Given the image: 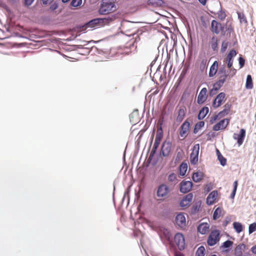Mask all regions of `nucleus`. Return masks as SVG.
<instances>
[{
	"instance_id": "nucleus-1",
	"label": "nucleus",
	"mask_w": 256,
	"mask_h": 256,
	"mask_svg": "<svg viewBox=\"0 0 256 256\" xmlns=\"http://www.w3.org/2000/svg\"><path fill=\"white\" fill-rule=\"evenodd\" d=\"M118 10L116 0H102L98 12L100 14L108 15L115 12Z\"/></svg>"
},
{
	"instance_id": "nucleus-2",
	"label": "nucleus",
	"mask_w": 256,
	"mask_h": 256,
	"mask_svg": "<svg viewBox=\"0 0 256 256\" xmlns=\"http://www.w3.org/2000/svg\"><path fill=\"white\" fill-rule=\"evenodd\" d=\"M211 30L216 34L220 33L222 36H225L226 32L230 34L233 32V28L230 26L228 27L225 26L216 20H212L211 22Z\"/></svg>"
},
{
	"instance_id": "nucleus-3",
	"label": "nucleus",
	"mask_w": 256,
	"mask_h": 256,
	"mask_svg": "<svg viewBox=\"0 0 256 256\" xmlns=\"http://www.w3.org/2000/svg\"><path fill=\"white\" fill-rule=\"evenodd\" d=\"M116 18L115 16H108L104 18H97L91 20L88 24L92 28L96 26H102L108 24Z\"/></svg>"
},
{
	"instance_id": "nucleus-4",
	"label": "nucleus",
	"mask_w": 256,
	"mask_h": 256,
	"mask_svg": "<svg viewBox=\"0 0 256 256\" xmlns=\"http://www.w3.org/2000/svg\"><path fill=\"white\" fill-rule=\"evenodd\" d=\"M220 232L214 230L210 233L207 240V244L210 246H213L218 242L220 240Z\"/></svg>"
},
{
	"instance_id": "nucleus-5",
	"label": "nucleus",
	"mask_w": 256,
	"mask_h": 256,
	"mask_svg": "<svg viewBox=\"0 0 256 256\" xmlns=\"http://www.w3.org/2000/svg\"><path fill=\"white\" fill-rule=\"evenodd\" d=\"M170 192L168 186L166 184H162L158 188L156 196L159 198H164L168 196Z\"/></svg>"
},
{
	"instance_id": "nucleus-6",
	"label": "nucleus",
	"mask_w": 256,
	"mask_h": 256,
	"mask_svg": "<svg viewBox=\"0 0 256 256\" xmlns=\"http://www.w3.org/2000/svg\"><path fill=\"white\" fill-rule=\"evenodd\" d=\"M230 105L228 104H225L224 106V108L222 111L220 112L217 115H215L211 117L210 122L211 124H214L217 120L228 114L230 112Z\"/></svg>"
},
{
	"instance_id": "nucleus-7",
	"label": "nucleus",
	"mask_w": 256,
	"mask_h": 256,
	"mask_svg": "<svg viewBox=\"0 0 256 256\" xmlns=\"http://www.w3.org/2000/svg\"><path fill=\"white\" fill-rule=\"evenodd\" d=\"M174 242L180 250L185 248L186 242L184 236L181 233H177L174 238Z\"/></svg>"
},
{
	"instance_id": "nucleus-8",
	"label": "nucleus",
	"mask_w": 256,
	"mask_h": 256,
	"mask_svg": "<svg viewBox=\"0 0 256 256\" xmlns=\"http://www.w3.org/2000/svg\"><path fill=\"white\" fill-rule=\"evenodd\" d=\"M199 144H195L190 154V162L192 164H196L198 162V156L199 154Z\"/></svg>"
},
{
	"instance_id": "nucleus-9",
	"label": "nucleus",
	"mask_w": 256,
	"mask_h": 256,
	"mask_svg": "<svg viewBox=\"0 0 256 256\" xmlns=\"http://www.w3.org/2000/svg\"><path fill=\"white\" fill-rule=\"evenodd\" d=\"M230 120L224 118L220 120L218 122L214 124L212 128V130L214 131H218L220 130H224L228 126Z\"/></svg>"
},
{
	"instance_id": "nucleus-10",
	"label": "nucleus",
	"mask_w": 256,
	"mask_h": 256,
	"mask_svg": "<svg viewBox=\"0 0 256 256\" xmlns=\"http://www.w3.org/2000/svg\"><path fill=\"white\" fill-rule=\"evenodd\" d=\"M226 97L225 93L222 92H220L214 98L212 102V106L214 108H217L220 106L224 101Z\"/></svg>"
},
{
	"instance_id": "nucleus-11",
	"label": "nucleus",
	"mask_w": 256,
	"mask_h": 256,
	"mask_svg": "<svg viewBox=\"0 0 256 256\" xmlns=\"http://www.w3.org/2000/svg\"><path fill=\"white\" fill-rule=\"evenodd\" d=\"M190 126V122L186 120L180 126V135L183 138H186L189 132Z\"/></svg>"
},
{
	"instance_id": "nucleus-12",
	"label": "nucleus",
	"mask_w": 256,
	"mask_h": 256,
	"mask_svg": "<svg viewBox=\"0 0 256 256\" xmlns=\"http://www.w3.org/2000/svg\"><path fill=\"white\" fill-rule=\"evenodd\" d=\"M208 97V90L206 88H204L201 90L198 96V104H204L206 100Z\"/></svg>"
},
{
	"instance_id": "nucleus-13",
	"label": "nucleus",
	"mask_w": 256,
	"mask_h": 256,
	"mask_svg": "<svg viewBox=\"0 0 256 256\" xmlns=\"http://www.w3.org/2000/svg\"><path fill=\"white\" fill-rule=\"evenodd\" d=\"M246 132L244 128H241L239 134L234 133L233 135V138L237 140V143L239 146H241L246 136Z\"/></svg>"
},
{
	"instance_id": "nucleus-14",
	"label": "nucleus",
	"mask_w": 256,
	"mask_h": 256,
	"mask_svg": "<svg viewBox=\"0 0 256 256\" xmlns=\"http://www.w3.org/2000/svg\"><path fill=\"white\" fill-rule=\"evenodd\" d=\"M192 183L190 181H182L180 183V191L182 193H187L192 188Z\"/></svg>"
},
{
	"instance_id": "nucleus-15",
	"label": "nucleus",
	"mask_w": 256,
	"mask_h": 256,
	"mask_svg": "<svg viewBox=\"0 0 256 256\" xmlns=\"http://www.w3.org/2000/svg\"><path fill=\"white\" fill-rule=\"evenodd\" d=\"M236 52L234 50H232L229 53L227 54L226 58L224 62H225L227 66L229 68H230L233 64V58L236 55Z\"/></svg>"
},
{
	"instance_id": "nucleus-16",
	"label": "nucleus",
	"mask_w": 256,
	"mask_h": 256,
	"mask_svg": "<svg viewBox=\"0 0 256 256\" xmlns=\"http://www.w3.org/2000/svg\"><path fill=\"white\" fill-rule=\"evenodd\" d=\"M172 144L170 142H165L163 143L161 151L162 154L164 156H168L172 150Z\"/></svg>"
},
{
	"instance_id": "nucleus-17",
	"label": "nucleus",
	"mask_w": 256,
	"mask_h": 256,
	"mask_svg": "<svg viewBox=\"0 0 256 256\" xmlns=\"http://www.w3.org/2000/svg\"><path fill=\"white\" fill-rule=\"evenodd\" d=\"M193 198L192 194L190 193L186 196L180 201V206L182 207H186L190 205Z\"/></svg>"
},
{
	"instance_id": "nucleus-18",
	"label": "nucleus",
	"mask_w": 256,
	"mask_h": 256,
	"mask_svg": "<svg viewBox=\"0 0 256 256\" xmlns=\"http://www.w3.org/2000/svg\"><path fill=\"white\" fill-rule=\"evenodd\" d=\"M218 194L216 190L212 192L206 198V203L212 205L216 202Z\"/></svg>"
},
{
	"instance_id": "nucleus-19",
	"label": "nucleus",
	"mask_w": 256,
	"mask_h": 256,
	"mask_svg": "<svg viewBox=\"0 0 256 256\" xmlns=\"http://www.w3.org/2000/svg\"><path fill=\"white\" fill-rule=\"evenodd\" d=\"M176 223L180 228H184L186 224L184 216L181 214H178L176 218Z\"/></svg>"
},
{
	"instance_id": "nucleus-20",
	"label": "nucleus",
	"mask_w": 256,
	"mask_h": 256,
	"mask_svg": "<svg viewBox=\"0 0 256 256\" xmlns=\"http://www.w3.org/2000/svg\"><path fill=\"white\" fill-rule=\"evenodd\" d=\"M186 108L184 106H181L180 107L178 116L176 118V121L178 122H181L186 116Z\"/></svg>"
},
{
	"instance_id": "nucleus-21",
	"label": "nucleus",
	"mask_w": 256,
	"mask_h": 256,
	"mask_svg": "<svg viewBox=\"0 0 256 256\" xmlns=\"http://www.w3.org/2000/svg\"><path fill=\"white\" fill-rule=\"evenodd\" d=\"M245 248L244 244L238 246L234 250L235 256H246L244 253Z\"/></svg>"
},
{
	"instance_id": "nucleus-22",
	"label": "nucleus",
	"mask_w": 256,
	"mask_h": 256,
	"mask_svg": "<svg viewBox=\"0 0 256 256\" xmlns=\"http://www.w3.org/2000/svg\"><path fill=\"white\" fill-rule=\"evenodd\" d=\"M210 226L206 222H203L199 224L198 227V230L202 234H206L209 230Z\"/></svg>"
},
{
	"instance_id": "nucleus-23",
	"label": "nucleus",
	"mask_w": 256,
	"mask_h": 256,
	"mask_svg": "<svg viewBox=\"0 0 256 256\" xmlns=\"http://www.w3.org/2000/svg\"><path fill=\"white\" fill-rule=\"evenodd\" d=\"M218 74L219 76V80L218 81H220V82L224 84L227 77L228 76L226 74L225 68H220L218 72Z\"/></svg>"
},
{
	"instance_id": "nucleus-24",
	"label": "nucleus",
	"mask_w": 256,
	"mask_h": 256,
	"mask_svg": "<svg viewBox=\"0 0 256 256\" xmlns=\"http://www.w3.org/2000/svg\"><path fill=\"white\" fill-rule=\"evenodd\" d=\"M218 62L215 61L210 68L209 76L210 77L214 76L218 72Z\"/></svg>"
},
{
	"instance_id": "nucleus-25",
	"label": "nucleus",
	"mask_w": 256,
	"mask_h": 256,
	"mask_svg": "<svg viewBox=\"0 0 256 256\" xmlns=\"http://www.w3.org/2000/svg\"><path fill=\"white\" fill-rule=\"evenodd\" d=\"M164 118V116L162 115L160 116V118L162 119V121H163V119ZM160 126L157 129L156 138V139L160 140H162V137H163V131L162 127V122L160 123Z\"/></svg>"
},
{
	"instance_id": "nucleus-26",
	"label": "nucleus",
	"mask_w": 256,
	"mask_h": 256,
	"mask_svg": "<svg viewBox=\"0 0 256 256\" xmlns=\"http://www.w3.org/2000/svg\"><path fill=\"white\" fill-rule=\"evenodd\" d=\"M203 177L204 174L202 172H197L193 174L192 178L194 182H198L203 178Z\"/></svg>"
},
{
	"instance_id": "nucleus-27",
	"label": "nucleus",
	"mask_w": 256,
	"mask_h": 256,
	"mask_svg": "<svg viewBox=\"0 0 256 256\" xmlns=\"http://www.w3.org/2000/svg\"><path fill=\"white\" fill-rule=\"evenodd\" d=\"M209 112V109L208 107L204 106V107L200 112L199 114L198 115V119L202 120L208 114Z\"/></svg>"
},
{
	"instance_id": "nucleus-28",
	"label": "nucleus",
	"mask_w": 256,
	"mask_h": 256,
	"mask_svg": "<svg viewBox=\"0 0 256 256\" xmlns=\"http://www.w3.org/2000/svg\"><path fill=\"white\" fill-rule=\"evenodd\" d=\"M253 82L251 76L248 74L246 77V88L247 89H252L253 88Z\"/></svg>"
},
{
	"instance_id": "nucleus-29",
	"label": "nucleus",
	"mask_w": 256,
	"mask_h": 256,
	"mask_svg": "<svg viewBox=\"0 0 256 256\" xmlns=\"http://www.w3.org/2000/svg\"><path fill=\"white\" fill-rule=\"evenodd\" d=\"M238 18L241 24L244 23L246 24H248V20L245 14L243 12H238Z\"/></svg>"
},
{
	"instance_id": "nucleus-30",
	"label": "nucleus",
	"mask_w": 256,
	"mask_h": 256,
	"mask_svg": "<svg viewBox=\"0 0 256 256\" xmlns=\"http://www.w3.org/2000/svg\"><path fill=\"white\" fill-rule=\"evenodd\" d=\"M222 212V209L220 208H218L214 212L213 214V218L217 220L220 217Z\"/></svg>"
},
{
	"instance_id": "nucleus-31",
	"label": "nucleus",
	"mask_w": 256,
	"mask_h": 256,
	"mask_svg": "<svg viewBox=\"0 0 256 256\" xmlns=\"http://www.w3.org/2000/svg\"><path fill=\"white\" fill-rule=\"evenodd\" d=\"M234 228L238 233H240L243 230L242 225L238 222H234L233 224Z\"/></svg>"
},
{
	"instance_id": "nucleus-32",
	"label": "nucleus",
	"mask_w": 256,
	"mask_h": 256,
	"mask_svg": "<svg viewBox=\"0 0 256 256\" xmlns=\"http://www.w3.org/2000/svg\"><path fill=\"white\" fill-rule=\"evenodd\" d=\"M187 164H186L182 163L180 167V174L182 176H184L187 170Z\"/></svg>"
},
{
	"instance_id": "nucleus-33",
	"label": "nucleus",
	"mask_w": 256,
	"mask_h": 256,
	"mask_svg": "<svg viewBox=\"0 0 256 256\" xmlns=\"http://www.w3.org/2000/svg\"><path fill=\"white\" fill-rule=\"evenodd\" d=\"M163 3L162 0H148V4L154 6H161Z\"/></svg>"
},
{
	"instance_id": "nucleus-34",
	"label": "nucleus",
	"mask_w": 256,
	"mask_h": 256,
	"mask_svg": "<svg viewBox=\"0 0 256 256\" xmlns=\"http://www.w3.org/2000/svg\"><path fill=\"white\" fill-rule=\"evenodd\" d=\"M212 48L215 50L218 47V38L216 36H213L210 41Z\"/></svg>"
},
{
	"instance_id": "nucleus-35",
	"label": "nucleus",
	"mask_w": 256,
	"mask_h": 256,
	"mask_svg": "<svg viewBox=\"0 0 256 256\" xmlns=\"http://www.w3.org/2000/svg\"><path fill=\"white\" fill-rule=\"evenodd\" d=\"M204 248L202 246H201L198 248L196 255V256H204Z\"/></svg>"
},
{
	"instance_id": "nucleus-36",
	"label": "nucleus",
	"mask_w": 256,
	"mask_h": 256,
	"mask_svg": "<svg viewBox=\"0 0 256 256\" xmlns=\"http://www.w3.org/2000/svg\"><path fill=\"white\" fill-rule=\"evenodd\" d=\"M168 180L170 182H176L178 180L177 176L176 174L172 173L168 176Z\"/></svg>"
},
{
	"instance_id": "nucleus-37",
	"label": "nucleus",
	"mask_w": 256,
	"mask_h": 256,
	"mask_svg": "<svg viewBox=\"0 0 256 256\" xmlns=\"http://www.w3.org/2000/svg\"><path fill=\"white\" fill-rule=\"evenodd\" d=\"M223 84H224L220 82V81L218 80L214 84L212 88L218 91Z\"/></svg>"
},
{
	"instance_id": "nucleus-38",
	"label": "nucleus",
	"mask_w": 256,
	"mask_h": 256,
	"mask_svg": "<svg viewBox=\"0 0 256 256\" xmlns=\"http://www.w3.org/2000/svg\"><path fill=\"white\" fill-rule=\"evenodd\" d=\"M82 3V0H72L70 5L74 7L80 6Z\"/></svg>"
},
{
	"instance_id": "nucleus-39",
	"label": "nucleus",
	"mask_w": 256,
	"mask_h": 256,
	"mask_svg": "<svg viewBox=\"0 0 256 256\" xmlns=\"http://www.w3.org/2000/svg\"><path fill=\"white\" fill-rule=\"evenodd\" d=\"M226 14L223 11H219L218 13V17L221 20H224L226 18Z\"/></svg>"
},
{
	"instance_id": "nucleus-40",
	"label": "nucleus",
	"mask_w": 256,
	"mask_h": 256,
	"mask_svg": "<svg viewBox=\"0 0 256 256\" xmlns=\"http://www.w3.org/2000/svg\"><path fill=\"white\" fill-rule=\"evenodd\" d=\"M255 231H256V223L254 222L250 225L248 232L250 234H252Z\"/></svg>"
},
{
	"instance_id": "nucleus-41",
	"label": "nucleus",
	"mask_w": 256,
	"mask_h": 256,
	"mask_svg": "<svg viewBox=\"0 0 256 256\" xmlns=\"http://www.w3.org/2000/svg\"><path fill=\"white\" fill-rule=\"evenodd\" d=\"M161 140H158V139L155 138L154 142V146H153V148H152V150L155 152V150L158 147V146H159V145H160V143Z\"/></svg>"
},
{
	"instance_id": "nucleus-42",
	"label": "nucleus",
	"mask_w": 256,
	"mask_h": 256,
	"mask_svg": "<svg viewBox=\"0 0 256 256\" xmlns=\"http://www.w3.org/2000/svg\"><path fill=\"white\" fill-rule=\"evenodd\" d=\"M218 158L222 166H224L226 164V160L222 155L218 156Z\"/></svg>"
},
{
	"instance_id": "nucleus-43",
	"label": "nucleus",
	"mask_w": 256,
	"mask_h": 256,
	"mask_svg": "<svg viewBox=\"0 0 256 256\" xmlns=\"http://www.w3.org/2000/svg\"><path fill=\"white\" fill-rule=\"evenodd\" d=\"M233 242L230 240H226L222 244V247L228 248L232 246Z\"/></svg>"
},
{
	"instance_id": "nucleus-44",
	"label": "nucleus",
	"mask_w": 256,
	"mask_h": 256,
	"mask_svg": "<svg viewBox=\"0 0 256 256\" xmlns=\"http://www.w3.org/2000/svg\"><path fill=\"white\" fill-rule=\"evenodd\" d=\"M228 46V42H223L222 44V48L220 49L221 52H224Z\"/></svg>"
},
{
	"instance_id": "nucleus-45",
	"label": "nucleus",
	"mask_w": 256,
	"mask_h": 256,
	"mask_svg": "<svg viewBox=\"0 0 256 256\" xmlns=\"http://www.w3.org/2000/svg\"><path fill=\"white\" fill-rule=\"evenodd\" d=\"M238 61L240 68H242L244 65L245 60L242 57H240L238 58Z\"/></svg>"
},
{
	"instance_id": "nucleus-46",
	"label": "nucleus",
	"mask_w": 256,
	"mask_h": 256,
	"mask_svg": "<svg viewBox=\"0 0 256 256\" xmlns=\"http://www.w3.org/2000/svg\"><path fill=\"white\" fill-rule=\"evenodd\" d=\"M218 92V91L216 90H215L214 88H212L209 92V94L210 96H213L214 95L217 94Z\"/></svg>"
},
{
	"instance_id": "nucleus-47",
	"label": "nucleus",
	"mask_w": 256,
	"mask_h": 256,
	"mask_svg": "<svg viewBox=\"0 0 256 256\" xmlns=\"http://www.w3.org/2000/svg\"><path fill=\"white\" fill-rule=\"evenodd\" d=\"M25 1V4L26 6H30L32 3L34 1V0H24Z\"/></svg>"
},
{
	"instance_id": "nucleus-48",
	"label": "nucleus",
	"mask_w": 256,
	"mask_h": 256,
	"mask_svg": "<svg viewBox=\"0 0 256 256\" xmlns=\"http://www.w3.org/2000/svg\"><path fill=\"white\" fill-rule=\"evenodd\" d=\"M204 122H200L196 124V126H198V127L201 128L204 126Z\"/></svg>"
},
{
	"instance_id": "nucleus-49",
	"label": "nucleus",
	"mask_w": 256,
	"mask_h": 256,
	"mask_svg": "<svg viewBox=\"0 0 256 256\" xmlns=\"http://www.w3.org/2000/svg\"><path fill=\"white\" fill-rule=\"evenodd\" d=\"M238 185V181L236 180L234 182V190H236Z\"/></svg>"
},
{
	"instance_id": "nucleus-50",
	"label": "nucleus",
	"mask_w": 256,
	"mask_h": 256,
	"mask_svg": "<svg viewBox=\"0 0 256 256\" xmlns=\"http://www.w3.org/2000/svg\"><path fill=\"white\" fill-rule=\"evenodd\" d=\"M207 0H198L199 2L203 6H205L206 4Z\"/></svg>"
},
{
	"instance_id": "nucleus-51",
	"label": "nucleus",
	"mask_w": 256,
	"mask_h": 256,
	"mask_svg": "<svg viewBox=\"0 0 256 256\" xmlns=\"http://www.w3.org/2000/svg\"><path fill=\"white\" fill-rule=\"evenodd\" d=\"M251 250L254 254H256V245L252 246L251 248Z\"/></svg>"
},
{
	"instance_id": "nucleus-52",
	"label": "nucleus",
	"mask_w": 256,
	"mask_h": 256,
	"mask_svg": "<svg viewBox=\"0 0 256 256\" xmlns=\"http://www.w3.org/2000/svg\"><path fill=\"white\" fill-rule=\"evenodd\" d=\"M236 190H233L231 194H230V197L233 198L234 197V196L236 194Z\"/></svg>"
},
{
	"instance_id": "nucleus-53",
	"label": "nucleus",
	"mask_w": 256,
	"mask_h": 256,
	"mask_svg": "<svg viewBox=\"0 0 256 256\" xmlns=\"http://www.w3.org/2000/svg\"><path fill=\"white\" fill-rule=\"evenodd\" d=\"M174 256H184V255L180 252H176Z\"/></svg>"
},
{
	"instance_id": "nucleus-54",
	"label": "nucleus",
	"mask_w": 256,
	"mask_h": 256,
	"mask_svg": "<svg viewBox=\"0 0 256 256\" xmlns=\"http://www.w3.org/2000/svg\"><path fill=\"white\" fill-rule=\"evenodd\" d=\"M50 0H42V3L44 4H46Z\"/></svg>"
},
{
	"instance_id": "nucleus-55",
	"label": "nucleus",
	"mask_w": 256,
	"mask_h": 256,
	"mask_svg": "<svg viewBox=\"0 0 256 256\" xmlns=\"http://www.w3.org/2000/svg\"><path fill=\"white\" fill-rule=\"evenodd\" d=\"M216 154L218 156H218L222 155L218 150H216Z\"/></svg>"
},
{
	"instance_id": "nucleus-56",
	"label": "nucleus",
	"mask_w": 256,
	"mask_h": 256,
	"mask_svg": "<svg viewBox=\"0 0 256 256\" xmlns=\"http://www.w3.org/2000/svg\"><path fill=\"white\" fill-rule=\"evenodd\" d=\"M70 0H62V2L64 3H66V2H67L69 1Z\"/></svg>"
},
{
	"instance_id": "nucleus-57",
	"label": "nucleus",
	"mask_w": 256,
	"mask_h": 256,
	"mask_svg": "<svg viewBox=\"0 0 256 256\" xmlns=\"http://www.w3.org/2000/svg\"><path fill=\"white\" fill-rule=\"evenodd\" d=\"M56 7H57L56 6H53V7H52H52H51V8H52V9H53V10H55V9L56 8Z\"/></svg>"
},
{
	"instance_id": "nucleus-58",
	"label": "nucleus",
	"mask_w": 256,
	"mask_h": 256,
	"mask_svg": "<svg viewBox=\"0 0 256 256\" xmlns=\"http://www.w3.org/2000/svg\"><path fill=\"white\" fill-rule=\"evenodd\" d=\"M210 256H216V254H212V255Z\"/></svg>"
}]
</instances>
